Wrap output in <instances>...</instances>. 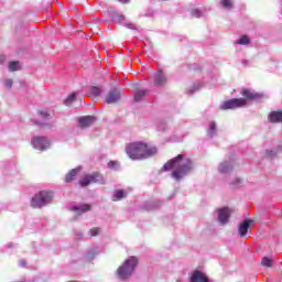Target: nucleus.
Here are the masks:
<instances>
[{"instance_id":"nucleus-20","label":"nucleus","mask_w":282,"mask_h":282,"mask_svg":"<svg viewBox=\"0 0 282 282\" xmlns=\"http://www.w3.org/2000/svg\"><path fill=\"white\" fill-rule=\"evenodd\" d=\"M220 109L223 111H226L227 109H235V106H234V102H232V99H229L227 101H224L220 106Z\"/></svg>"},{"instance_id":"nucleus-23","label":"nucleus","mask_w":282,"mask_h":282,"mask_svg":"<svg viewBox=\"0 0 282 282\" xmlns=\"http://www.w3.org/2000/svg\"><path fill=\"white\" fill-rule=\"evenodd\" d=\"M74 100H76V93L70 94L64 101V105H66V107H69V105H72V102H74Z\"/></svg>"},{"instance_id":"nucleus-18","label":"nucleus","mask_w":282,"mask_h":282,"mask_svg":"<svg viewBox=\"0 0 282 282\" xmlns=\"http://www.w3.org/2000/svg\"><path fill=\"white\" fill-rule=\"evenodd\" d=\"M21 70V64L19 61H12L9 63V72H19Z\"/></svg>"},{"instance_id":"nucleus-29","label":"nucleus","mask_w":282,"mask_h":282,"mask_svg":"<svg viewBox=\"0 0 282 282\" xmlns=\"http://www.w3.org/2000/svg\"><path fill=\"white\" fill-rule=\"evenodd\" d=\"M220 3L223 8H232V1L230 0H221Z\"/></svg>"},{"instance_id":"nucleus-6","label":"nucleus","mask_w":282,"mask_h":282,"mask_svg":"<svg viewBox=\"0 0 282 282\" xmlns=\"http://www.w3.org/2000/svg\"><path fill=\"white\" fill-rule=\"evenodd\" d=\"M31 144L37 151H47L51 147L50 139L46 137H34Z\"/></svg>"},{"instance_id":"nucleus-28","label":"nucleus","mask_w":282,"mask_h":282,"mask_svg":"<svg viewBox=\"0 0 282 282\" xmlns=\"http://www.w3.org/2000/svg\"><path fill=\"white\" fill-rule=\"evenodd\" d=\"M89 235L90 237H98V235H100V228L98 227H94L89 230Z\"/></svg>"},{"instance_id":"nucleus-15","label":"nucleus","mask_w":282,"mask_h":282,"mask_svg":"<svg viewBox=\"0 0 282 282\" xmlns=\"http://www.w3.org/2000/svg\"><path fill=\"white\" fill-rule=\"evenodd\" d=\"M78 173H80V167L70 170L65 176V183L70 184V182H74V180H76V175H78Z\"/></svg>"},{"instance_id":"nucleus-12","label":"nucleus","mask_w":282,"mask_h":282,"mask_svg":"<svg viewBox=\"0 0 282 282\" xmlns=\"http://www.w3.org/2000/svg\"><path fill=\"white\" fill-rule=\"evenodd\" d=\"M154 85L156 87H162L166 85V75L162 70H159L154 76Z\"/></svg>"},{"instance_id":"nucleus-24","label":"nucleus","mask_w":282,"mask_h":282,"mask_svg":"<svg viewBox=\"0 0 282 282\" xmlns=\"http://www.w3.org/2000/svg\"><path fill=\"white\" fill-rule=\"evenodd\" d=\"M261 265H263V268H272V260L269 257H264L261 260Z\"/></svg>"},{"instance_id":"nucleus-5","label":"nucleus","mask_w":282,"mask_h":282,"mask_svg":"<svg viewBox=\"0 0 282 282\" xmlns=\"http://www.w3.org/2000/svg\"><path fill=\"white\" fill-rule=\"evenodd\" d=\"M89 184H105V177L100 172H94L91 174H86L82 180H79V186L85 188Z\"/></svg>"},{"instance_id":"nucleus-4","label":"nucleus","mask_w":282,"mask_h":282,"mask_svg":"<svg viewBox=\"0 0 282 282\" xmlns=\"http://www.w3.org/2000/svg\"><path fill=\"white\" fill-rule=\"evenodd\" d=\"M50 202H52V193L42 191L32 198L31 206L32 208H43Z\"/></svg>"},{"instance_id":"nucleus-22","label":"nucleus","mask_w":282,"mask_h":282,"mask_svg":"<svg viewBox=\"0 0 282 282\" xmlns=\"http://www.w3.org/2000/svg\"><path fill=\"white\" fill-rule=\"evenodd\" d=\"M144 96H147V90L137 91V94L134 95V102H140V100L144 98Z\"/></svg>"},{"instance_id":"nucleus-3","label":"nucleus","mask_w":282,"mask_h":282,"mask_svg":"<svg viewBox=\"0 0 282 282\" xmlns=\"http://www.w3.org/2000/svg\"><path fill=\"white\" fill-rule=\"evenodd\" d=\"M138 257H129L117 269V274L121 281L129 279L138 268Z\"/></svg>"},{"instance_id":"nucleus-27","label":"nucleus","mask_w":282,"mask_h":282,"mask_svg":"<svg viewBox=\"0 0 282 282\" xmlns=\"http://www.w3.org/2000/svg\"><path fill=\"white\" fill-rule=\"evenodd\" d=\"M217 131V124L215 123V121H210L209 122V135H214V133Z\"/></svg>"},{"instance_id":"nucleus-32","label":"nucleus","mask_w":282,"mask_h":282,"mask_svg":"<svg viewBox=\"0 0 282 282\" xmlns=\"http://www.w3.org/2000/svg\"><path fill=\"white\" fill-rule=\"evenodd\" d=\"M108 166H109V169H113L115 166H118V162H116V161H110V162L108 163Z\"/></svg>"},{"instance_id":"nucleus-31","label":"nucleus","mask_w":282,"mask_h":282,"mask_svg":"<svg viewBox=\"0 0 282 282\" xmlns=\"http://www.w3.org/2000/svg\"><path fill=\"white\" fill-rule=\"evenodd\" d=\"M191 14H192L193 17L198 18V17H200L202 11H199L198 9H192Z\"/></svg>"},{"instance_id":"nucleus-26","label":"nucleus","mask_w":282,"mask_h":282,"mask_svg":"<svg viewBox=\"0 0 282 282\" xmlns=\"http://www.w3.org/2000/svg\"><path fill=\"white\" fill-rule=\"evenodd\" d=\"M237 43L238 45H248L250 43V37H248V35H242Z\"/></svg>"},{"instance_id":"nucleus-1","label":"nucleus","mask_w":282,"mask_h":282,"mask_svg":"<svg viewBox=\"0 0 282 282\" xmlns=\"http://www.w3.org/2000/svg\"><path fill=\"white\" fill-rule=\"evenodd\" d=\"M162 169L164 172L174 169L172 177L176 180V182H180L182 177H186V175L193 171V161H191V159H184V154H178L174 159L167 161Z\"/></svg>"},{"instance_id":"nucleus-10","label":"nucleus","mask_w":282,"mask_h":282,"mask_svg":"<svg viewBox=\"0 0 282 282\" xmlns=\"http://www.w3.org/2000/svg\"><path fill=\"white\" fill-rule=\"evenodd\" d=\"M120 100V93L117 89L111 90L107 96H106V102L107 105H113Z\"/></svg>"},{"instance_id":"nucleus-11","label":"nucleus","mask_w":282,"mask_h":282,"mask_svg":"<svg viewBox=\"0 0 282 282\" xmlns=\"http://www.w3.org/2000/svg\"><path fill=\"white\" fill-rule=\"evenodd\" d=\"M241 96H243L245 98H247V100H259L261 98H263L262 95L257 94L254 91H251L250 89H243L241 91Z\"/></svg>"},{"instance_id":"nucleus-25","label":"nucleus","mask_w":282,"mask_h":282,"mask_svg":"<svg viewBox=\"0 0 282 282\" xmlns=\"http://www.w3.org/2000/svg\"><path fill=\"white\" fill-rule=\"evenodd\" d=\"M100 94H101V90L98 86H93L90 88V96H94L96 98V97L100 96Z\"/></svg>"},{"instance_id":"nucleus-7","label":"nucleus","mask_w":282,"mask_h":282,"mask_svg":"<svg viewBox=\"0 0 282 282\" xmlns=\"http://www.w3.org/2000/svg\"><path fill=\"white\" fill-rule=\"evenodd\" d=\"M189 282H210V280H208V275L206 273L195 270L189 276Z\"/></svg>"},{"instance_id":"nucleus-34","label":"nucleus","mask_w":282,"mask_h":282,"mask_svg":"<svg viewBox=\"0 0 282 282\" xmlns=\"http://www.w3.org/2000/svg\"><path fill=\"white\" fill-rule=\"evenodd\" d=\"M120 3H129V0H119Z\"/></svg>"},{"instance_id":"nucleus-21","label":"nucleus","mask_w":282,"mask_h":282,"mask_svg":"<svg viewBox=\"0 0 282 282\" xmlns=\"http://www.w3.org/2000/svg\"><path fill=\"white\" fill-rule=\"evenodd\" d=\"M124 197H127V195H124V192L122 189H119L112 196V200L113 202H120V199H124Z\"/></svg>"},{"instance_id":"nucleus-16","label":"nucleus","mask_w":282,"mask_h":282,"mask_svg":"<svg viewBox=\"0 0 282 282\" xmlns=\"http://www.w3.org/2000/svg\"><path fill=\"white\" fill-rule=\"evenodd\" d=\"M231 101L234 102V109L246 107V105H248V101L245 98H234Z\"/></svg>"},{"instance_id":"nucleus-35","label":"nucleus","mask_w":282,"mask_h":282,"mask_svg":"<svg viewBox=\"0 0 282 282\" xmlns=\"http://www.w3.org/2000/svg\"><path fill=\"white\" fill-rule=\"evenodd\" d=\"M128 28H130L131 30H134L135 28H133L132 24H128Z\"/></svg>"},{"instance_id":"nucleus-17","label":"nucleus","mask_w":282,"mask_h":282,"mask_svg":"<svg viewBox=\"0 0 282 282\" xmlns=\"http://www.w3.org/2000/svg\"><path fill=\"white\" fill-rule=\"evenodd\" d=\"M72 210H75L76 213H87L91 210V205L85 204L79 207H73Z\"/></svg>"},{"instance_id":"nucleus-8","label":"nucleus","mask_w":282,"mask_h":282,"mask_svg":"<svg viewBox=\"0 0 282 282\" xmlns=\"http://www.w3.org/2000/svg\"><path fill=\"white\" fill-rule=\"evenodd\" d=\"M96 122L95 116H85L78 119V124L80 129H87V127H91Z\"/></svg>"},{"instance_id":"nucleus-13","label":"nucleus","mask_w":282,"mask_h":282,"mask_svg":"<svg viewBox=\"0 0 282 282\" xmlns=\"http://www.w3.org/2000/svg\"><path fill=\"white\" fill-rule=\"evenodd\" d=\"M268 120H269V122H272L273 124L282 122V110L271 111L268 116Z\"/></svg>"},{"instance_id":"nucleus-19","label":"nucleus","mask_w":282,"mask_h":282,"mask_svg":"<svg viewBox=\"0 0 282 282\" xmlns=\"http://www.w3.org/2000/svg\"><path fill=\"white\" fill-rule=\"evenodd\" d=\"M218 171L220 173H230V171H232V166L225 162L219 165Z\"/></svg>"},{"instance_id":"nucleus-14","label":"nucleus","mask_w":282,"mask_h":282,"mask_svg":"<svg viewBox=\"0 0 282 282\" xmlns=\"http://www.w3.org/2000/svg\"><path fill=\"white\" fill-rule=\"evenodd\" d=\"M251 224H252V220L247 219L242 224L239 225L238 232H239L240 237H246V235H248V230H250Z\"/></svg>"},{"instance_id":"nucleus-2","label":"nucleus","mask_w":282,"mask_h":282,"mask_svg":"<svg viewBox=\"0 0 282 282\" xmlns=\"http://www.w3.org/2000/svg\"><path fill=\"white\" fill-rule=\"evenodd\" d=\"M126 153L131 160H144L151 158L158 153L156 147H149L144 142H132L126 148Z\"/></svg>"},{"instance_id":"nucleus-30","label":"nucleus","mask_w":282,"mask_h":282,"mask_svg":"<svg viewBox=\"0 0 282 282\" xmlns=\"http://www.w3.org/2000/svg\"><path fill=\"white\" fill-rule=\"evenodd\" d=\"M37 113L43 118H50V112L47 110H37Z\"/></svg>"},{"instance_id":"nucleus-9","label":"nucleus","mask_w":282,"mask_h":282,"mask_svg":"<svg viewBox=\"0 0 282 282\" xmlns=\"http://www.w3.org/2000/svg\"><path fill=\"white\" fill-rule=\"evenodd\" d=\"M231 210L228 207H224L218 210V221L220 224H227L228 219L230 218Z\"/></svg>"},{"instance_id":"nucleus-33","label":"nucleus","mask_w":282,"mask_h":282,"mask_svg":"<svg viewBox=\"0 0 282 282\" xmlns=\"http://www.w3.org/2000/svg\"><path fill=\"white\" fill-rule=\"evenodd\" d=\"M12 84H13L12 79H8L4 85L10 89V87H12Z\"/></svg>"}]
</instances>
